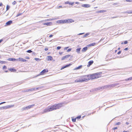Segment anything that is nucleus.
I'll return each instance as SVG.
<instances>
[{
	"label": "nucleus",
	"instance_id": "17",
	"mask_svg": "<svg viewBox=\"0 0 132 132\" xmlns=\"http://www.w3.org/2000/svg\"><path fill=\"white\" fill-rule=\"evenodd\" d=\"M87 49L88 48L87 47H84L82 50L81 51L82 52H85L87 50Z\"/></svg>",
	"mask_w": 132,
	"mask_h": 132
},
{
	"label": "nucleus",
	"instance_id": "53",
	"mask_svg": "<svg viewBox=\"0 0 132 132\" xmlns=\"http://www.w3.org/2000/svg\"><path fill=\"white\" fill-rule=\"evenodd\" d=\"M132 0H126L127 2H131Z\"/></svg>",
	"mask_w": 132,
	"mask_h": 132
},
{
	"label": "nucleus",
	"instance_id": "49",
	"mask_svg": "<svg viewBox=\"0 0 132 132\" xmlns=\"http://www.w3.org/2000/svg\"><path fill=\"white\" fill-rule=\"evenodd\" d=\"M108 87V88H111V85H107Z\"/></svg>",
	"mask_w": 132,
	"mask_h": 132
},
{
	"label": "nucleus",
	"instance_id": "21",
	"mask_svg": "<svg viewBox=\"0 0 132 132\" xmlns=\"http://www.w3.org/2000/svg\"><path fill=\"white\" fill-rule=\"evenodd\" d=\"M9 70L10 71H11L12 72H15L16 70L15 69H14V68H10L9 69Z\"/></svg>",
	"mask_w": 132,
	"mask_h": 132
},
{
	"label": "nucleus",
	"instance_id": "8",
	"mask_svg": "<svg viewBox=\"0 0 132 132\" xmlns=\"http://www.w3.org/2000/svg\"><path fill=\"white\" fill-rule=\"evenodd\" d=\"M12 23V20H10L7 22L5 25V26H10L11 24Z\"/></svg>",
	"mask_w": 132,
	"mask_h": 132
},
{
	"label": "nucleus",
	"instance_id": "41",
	"mask_svg": "<svg viewBox=\"0 0 132 132\" xmlns=\"http://www.w3.org/2000/svg\"><path fill=\"white\" fill-rule=\"evenodd\" d=\"M72 49L71 48H70L67 50V52H69Z\"/></svg>",
	"mask_w": 132,
	"mask_h": 132
},
{
	"label": "nucleus",
	"instance_id": "18",
	"mask_svg": "<svg viewBox=\"0 0 132 132\" xmlns=\"http://www.w3.org/2000/svg\"><path fill=\"white\" fill-rule=\"evenodd\" d=\"M75 82H82L81 78L78 79H77L75 80Z\"/></svg>",
	"mask_w": 132,
	"mask_h": 132
},
{
	"label": "nucleus",
	"instance_id": "44",
	"mask_svg": "<svg viewBox=\"0 0 132 132\" xmlns=\"http://www.w3.org/2000/svg\"><path fill=\"white\" fill-rule=\"evenodd\" d=\"M127 43H128V41L127 40L125 41L124 42V44H126Z\"/></svg>",
	"mask_w": 132,
	"mask_h": 132
},
{
	"label": "nucleus",
	"instance_id": "51",
	"mask_svg": "<svg viewBox=\"0 0 132 132\" xmlns=\"http://www.w3.org/2000/svg\"><path fill=\"white\" fill-rule=\"evenodd\" d=\"M121 51H119V52H118L117 54H120L121 53Z\"/></svg>",
	"mask_w": 132,
	"mask_h": 132
},
{
	"label": "nucleus",
	"instance_id": "58",
	"mask_svg": "<svg viewBox=\"0 0 132 132\" xmlns=\"http://www.w3.org/2000/svg\"><path fill=\"white\" fill-rule=\"evenodd\" d=\"M3 109V106L0 107V110Z\"/></svg>",
	"mask_w": 132,
	"mask_h": 132
},
{
	"label": "nucleus",
	"instance_id": "25",
	"mask_svg": "<svg viewBox=\"0 0 132 132\" xmlns=\"http://www.w3.org/2000/svg\"><path fill=\"white\" fill-rule=\"evenodd\" d=\"M70 56V55H66L63 57H62V58H68Z\"/></svg>",
	"mask_w": 132,
	"mask_h": 132
},
{
	"label": "nucleus",
	"instance_id": "35",
	"mask_svg": "<svg viewBox=\"0 0 132 132\" xmlns=\"http://www.w3.org/2000/svg\"><path fill=\"white\" fill-rule=\"evenodd\" d=\"M126 13H132V11H127L126 12Z\"/></svg>",
	"mask_w": 132,
	"mask_h": 132
},
{
	"label": "nucleus",
	"instance_id": "52",
	"mask_svg": "<svg viewBox=\"0 0 132 132\" xmlns=\"http://www.w3.org/2000/svg\"><path fill=\"white\" fill-rule=\"evenodd\" d=\"M53 20V19H48L47 20V21H52Z\"/></svg>",
	"mask_w": 132,
	"mask_h": 132
},
{
	"label": "nucleus",
	"instance_id": "29",
	"mask_svg": "<svg viewBox=\"0 0 132 132\" xmlns=\"http://www.w3.org/2000/svg\"><path fill=\"white\" fill-rule=\"evenodd\" d=\"M6 62L5 61H0V63L2 64H4L6 63Z\"/></svg>",
	"mask_w": 132,
	"mask_h": 132
},
{
	"label": "nucleus",
	"instance_id": "33",
	"mask_svg": "<svg viewBox=\"0 0 132 132\" xmlns=\"http://www.w3.org/2000/svg\"><path fill=\"white\" fill-rule=\"evenodd\" d=\"M121 123L120 122H117V123H115V125H119L121 124Z\"/></svg>",
	"mask_w": 132,
	"mask_h": 132
},
{
	"label": "nucleus",
	"instance_id": "55",
	"mask_svg": "<svg viewBox=\"0 0 132 132\" xmlns=\"http://www.w3.org/2000/svg\"><path fill=\"white\" fill-rule=\"evenodd\" d=\"M63 53V52H59V54H60V55H61Z\"/></svg>",
	"mask_w": 132,
	"mask_h": 132
},
{
	"label": "nucleus",
	"instance_id": "38",
	"mask_svg": "<svg viewBox=\"0 0 132 132\" xmlns=\"http://www.w3.org/2000/svg\"><path fill=\"white\" fill-rule=\"evenodd\" d=\"M61 48V47L60 46H58L57 47V50H59Z\"/></svg>",
	"mask_w": 132,
	"mask_h": 132
},
{
	"label": "nucleus",
	"instance_id": "43",
	"mask_svg": "<svg viewBox=\"0 0 132 132\" xmlns=\"http://www.w3.org/2000/svg\"><path fill=\"white\" fill-rule=\"evenodd\" d=\"M69 47H65L64 48V50H67V49H68L69 48Z\"/></svg>",
	"mask_w": 132,
	"mask_h": 132
},
{
	"label": "nucleus",
	"instance_id": "46",
	"mask_svg": "<svg viewBox=\"0 0 132 132\" xmlns=\"http://www.w3.org/2000/svg\"><path fill=\"white\" fill-rule=\"evenodd\" d=\"M32 55H36V53H35L34 52H32Z\"/></svg>",
	"mask_w": 132,
	"mask_h": 132
},
{
	"label": "nucleus",
	"instance_id": "31",
	"mask_svg": "<svg viewBox=\"0 0 132 132\" xmlns=\"http://www.w3.org/2000/svg\"><path fill=\"white\" fill-rule=\"evenodd\" d=\"M26 52L28 53H31V52H32V51L31 50H27L26 51Z\"/></svg>",
	"mask_w": 132,
	"mask_h": 132
},
{
	"label": "nucleus",
	"instance_id": "45",
	"mask_svg": "<svg viewBox=\"0 0 132 132\" xmlns=\"http://www.w3.org/2000/svg\"><path fill=\"white\" fill-rule=\"evenodd\" d=\"M16 3V2L15 1H14L12 3L13 5L15 4Z\"/></svg>",
	"mask_w": 132,
	"mask_h": 132
},
{
	"label": "nucleus",
	"instance_id": "34",
	"mask_svg": "<svg viewBox=\"0 0 132 132\" xmlns=\"http://www.w3.org/2000/svg\"><path fill=\"white\" fill-rule=\"evenodd\" d=\"M114 84V85L115 86H117L119 84H120L119 83H115V84Z\"/></svg>",
	"mask_w": 132,
	"mask_h": 132
},
{
	"label": "nucleus",
	"instance_id": "42",
	"mask_svg": "<svg viewBox=\"0 0 132 132\" xmlns=\"http://www.w3.org/2000/svg\"><path fill=\"white\" fill-rule=\"evenodd\" d=\"M35 60L36 61H39L40 60V59L39 58H35Z\"/></svg>",
	"mask_w": 132,
	"mask_h": 132
},
{
	"label": "nucleus",
	"instance_id": "22",
	"mask_svg": "<svg viewBox=\"0 0 132 132\" xmlns=\"http://www.w3.org/2000/svg\"><path fill=\"white\" fill-rule=\"evenodd\" d=\"M106 11L105 10H101L98 11V13H102L103 12H106Z\"/></svg>",
	"mask_w": 132,
	"mask_h": 132
},
{
	"label": "nucleus",
	"instance_id": "6",
	"mask_svg": "<svg viewBox=\"0 0 132 132\" xmlns=\"http://www.w3.org/2000/svg\"><path fill=\"white\" fill-rule=\"evenodd\" d=\"M48 70L47 69H45L42 71L40 73V75H44V73L48 72Z\"/></svg>",
	"mask_w": 132,
	"mask_h": 132
},
{
	"label": "nucleus",
	"instance_id": "56",
	"mask_svg": "<svg viewBox=\"0 0 132 132\" xmlns=\"http://www.w3.org/2000/svg\"><path fill=\"white\" fill-rule=\"evenodd\" d=\"M128 50V48H126L124 49V50H125V51H126V50Z\"/></svg>",
	"mask_w": 132,
	"mask_h": 132
},
{
	"label": "nucleus",
	"instance_id": "27",
	"mask_svg": "<svg viewBox=\"0 0 132 132\" xmlns=\"http://www.w3.org/2000/svg\"><path fill=\"white\" fill-rule=\"evenodd\" d=\"M10 8V6L9 5H7L6 6V11H7Z\"/></svg>",
	"mask_w": 132,
	"mask_h": 132
},
{
	"label": "nucleus",
	"instance_id": "39",
	"mask_svg": "<svg viewBox=\"0 0 132 132\" xmlns=\"http://www.w3.org/2000/svg\"><path fill=\"white\" fill-rule=\"evenodd\" d=\"M103 88H108V86L107 85L104 86L103 87Z\"/></svg>",
	"mask_w": 132,
	"mask_h": 132
},
{
	"label": "nucleus",
	"instance_id": "37",
	"mask_svg": "<svg viewBox=\"0 0 132 132\" xmlns=\"http://www.w3.org/2000/svg\"><path fill=\"white\" fill-rule=\"evenodd\" d=\"M81 118V116H78L76 118V119H79Z\"/></svg>",
	"mask_w": 132,
	"mask_h": 132
},
{
	"label": "nucleus",
	"instance_id": "23",
	"mask_svg": "<svg viewBox=\"0 0 132 132\" xmlns=\"http://www.w3.org/2000/svg\"><path fill=\"white\" fill-rule=\"evenodd\" d=\"M46 61H55V60L53 59V58H47L46 59Z\"/></svg>",
	"mask_w": 132,
	"mask_h": 132
},
{
	"label": "nucleus",
	"instance_id": "1",
	"mask_svg": "<svg viewBox=\"0 0 132 132\" xmlns=\"http://www.w3.org/2000/svg\"><path fill=\"white\" fill-rule=\"evenodd\" d=\"M61 105L62 104L60 103L48 107L44 110V112H42V114H44L54 110L59 109L61 107Z\"/></svg>",
	"mask_w": 132,
	"mask_h": 132
},
{
	"label": "nucleus",
	"instance_id": "57",
	"mask_svg": "<svg viewBox=\"0 0 132 132\" xmlns=\"http://www.w3.org/2000/svg\"><path fill=\"white\" fill-rule=\"evenodd\" d=\"M118 128L117 127H114V128H113V129L114 130H115L116 129H117Z\"/></svg>",
	"mask_w": 132,
	"mask_h": 132
},
{
	"label": "nucleus",
	"instance_id": "50",
	"mask_svg": "<svg viewBox=\"0 0 132 132\" xmlns=\"http://www.w3.org/2000/svg\"><path fill=\"white\" fill-rule=\"evenodd\" d=\"M46 58H52V57L51 56H47Z\"/></svg>",
	"mask_w": 132,
	"mask_h": 132
},
{
	"label": "nucleus",
	"instance_id": "61",
	"mask_svg": "<svg viewBox=\"0 0 132 132\" xmlns=\"http://www.w3.org/2000/svg\"><path fill=\"white\" fill-rule=\"evenodd\" d=\"M110 55H108L106 56L107 57H110L111 56Z\"/></svg>",
	"mask_w": 132,
	"mask_h": 132
},
{
	"label": "nucleus",
	"instance_id": "40",
	"mask_svg": "<svg viewBox=\"0 0 132 132\" xmlns=\"http://www.w3.org/2000/svg\"><path fill=\"white\" fill-rule=\"evenodd\" d=\"M22 14V13H19L17 15H16V17L19 16H20V15H21Z\"/></svg>",
	"mask_w": 132,
	"mask_h": 132
},
{
	"label": "nucleus",
	"instance_id": "63",
	"mask_svg": "<svg viewBox=\"0 0 132 132\" xmlns=\"http://www.w3.org/2000/svg\"><path fill=\"white\" fill-rule=\"evenodd\" d=\"M62 7V6H58V8H61V7Z\"/></svg>",
	"mask_w": 132,
	"mask_h": 132
},
{
	"label": "nucleus",
	"instance_id": "54",
	"mask_svg": "<svg viewBox=\"0 0 132 132\" xmlns=\"http://www.w3.org/2000/svg\"><path fill=\"white\" fill-rule=\"evenodd\" d=\"M5 103L6 102H1V103H0V105L1 104H4V103Z\"/></svg>",
	"mask_w": 132,
	"mask_h": 132
},
{
	"label": "nucleus",
	"instance_id": "14",
	"mask_svg": "<svg viewBox=\"0 0 132 132\" xmlns=\"http://www.w3.org/2000/svg\"><path fill=\"white\" fill-rule=\"evenodd\" d=\"M74 2H70L69 1H67L65 2V4H69V5H72L74 3Z\"/></svg>",
	"mask_w": 132,
	"mask_h": 132
},
{
	"label": "nucleus",
	"instance_id": "62",
	"mask_svg": "<svg viewBox=\"0 0 132 132\" xmlns=\"http://www.w3.org/2000/svg\"><path fill=\"white\" fill-rule=\"evenodd\" d=\"M118 17V16H114V17H113L112 18H117Z\"/></svg>",
	"mask_w": 132,
	"mask_h": 132
},
{
	"label": "nucleus",
	"instance_id": "2",
	"mask_svg": "<svg viewBox=\"0 0 132 132\" xmlns=\"http://www.w3.org/2000/svg\"><path fill=\"white\" fill-rule=\"evenodd\" d=\"M101 72L95 73L87 75V77L89 80L96 79L101 77Z\"/></svg>",
	"mask_w": 132,
	"mask_h": 132
},
{
	"label": "nucleus",
	"instance_id": "24",
	"mask_svg": "<svg viewBox=\"0 0 132 132\" xmlns=\"http://www.w3.org/2000/svg\"><path fill=\"white\" fill-rule=\"evenodd\" d=\"M90 34V33H86L85 35H84L83 36V37L84 38L86 37L87 36L89 35Z\"/></svg>",
	"mask_w": 132,
	"mask_h": 132
},
{
	"label": "nucleus",
	"instance_id": "11",
	"mask_svg": "<svg viewBox=\"0 0 132 132\" xmlns=\"http://www.w3.org/2000/svg\"><path fill=\"white\" fill-rule=\"evenodd\" d=\"M93 60L89 61L88 63V64L87 65V67H89L93 63Z\"/></svg>",
	"mask_w": 132,
	"mask_h": 132
},
{
	"label": "nucleus",
	"instance_id": "36",
	"mask_svg": "<svg viewBox=\"0 0 132 132\" xmlns=\"http://www.w3.org/2000/svg\"><path fill=\"white\" fill-rule=\"evenodd\" d=\"M43 87H38V88H35V90L36 89L38 90V89H40Z\"/></svg>",
	"mask_w": 132,
	"mask_h": 132
},
{
	"label": "nucleus",
	"instance_id": "5",
	"mask_svg": "<svg viewBox=\"0 0 132 132\" xmlns=\"http://www.w3.org/2000/svg\"><path fill=\"white\" fill-rule=\"evenodd\" d=\"M35 104H33L31 105H29L26 107L23 108H22V110H28L29 109L32 108L33 106H34Z\"/></svg>",
	"mask_w": 132,
	"mask_h": 132
},
{
	"label": "nucleus",
	"instance_id": "20",
	"mask_svg": "<svg viewBox=\"0 0 132 132\" xmlns=\"http://www.w3.org/2000/svg\"><path fill=\"white\" fill-rule=\"evenodd\" d=\"M96 44L95 43H92L88 45L87 46V47L91 46H94Z\"/></svg>",
	"mask_w": 132,
	"mask_h": 132
},
{
	"label": "nucleus",
	"instance_id": "19",
	"mask_svg": "<svg viewBox=\"0 0 132 132\" xmlns=\"http://www.w3.org/2000/svg\"><path fill=\"white\" fill-rule=\"evenodd\" d=\"M82 67V65H80V66H79L78 67L75 68L74 69V70H78V69H80Z\"/></svg>",
	"mask_w": 132,
	"mask_h": 132
},
{
	"label": "nucleus",
	"instance_id": "4",
	"mask_svg": "<svg viewBox=\"0 0 132 132\" xmlns=\"http://www.w3.org/2000/svg\"><path fill=\"white\" fill-rule=\"evenodd\" d=\"M87 75H85L82 77L81 78L82 82L84 81H87L88 80H89L88 79V77H87Z\"/></svg>",
	"mask_w": 132,
	"mask_h": 132
},
{
	"label": "nucleus",
	"instance_id": "47",
	"mask_svg": "<svg viewBox=\"0 0 132 132\" xmlns=\"http://www.w3.org/2000/svg\"><path fill=\"white\" fill-rule=\"evenodd\" d=\"M6 68H7V67L5 66L4 65L3 67V69H6Z\"/></svg>",
	"mask_w": 132,
	"mask_h": 132
},
{
	"label": "nucleus",
	"instance_id": "16",
	"mask_svg": "<svg viewBox=\"0 0 132 132\" xmlns=\"http://www.w3.org/2000/svg\"><path fill=\"white\" fill-rule=\"evenodd\" d=\"M52 23V22H49L44 23L43 24L44 25H47L48 26H50L51 25Z\"/></svg>",
	"mask_w": 132,
	"mask_h": 132
},
{
	"label": "nucleus",
	"instance_id": "32",
	"mask_svg": "<svg viewBox=\"0 0 132 132\" xmlns=\"http://www.w3.org/2000/svg\"><path fill=\"white\" fill-rule=\"evenodd\" d=\"M76 118H72V121L73 122H75L76 121Z\"/></svg>",
	"mask_w": 132,
	"mask_h": 132
},
{
	"label": "nucleus",
	"instance_id": "48",
	"mask_svg": "<svg viewBox=\"0 0 132 132\" xmlns=\"http://www.w3.org/2000/svg\"><path fill=\"white\" fill-rule=\"evenodd\" d=\"M114 85V84H111V87H115V86Z\"/></svg>",
	"mask_w": 132,
	"mask_h": 132
},
{
	"label": "nucleus",
	"instance_id": "15",
	"mask_svg": "<svg viewBox=\"0 0 132 132\" xmlns=\"http://www.w3.org/2000/svg\"><path fill=\"white\" fill-rule=\"evenodd\" d=\"M35 90V88H31L30 89H27V91L28 92L31 91L32 92L33 91Z\"/></svg>",
	"mask_w": 132,
	"mask_h": 132
},
{
	"label": "nucleus",
	"instance_id": "3",
	"mask_svg": "<svg viewBox=\"0 0 132 132\" xmlns=\"http://www.w3.org/2000/svg\"><path fill=\"white\" fill-rule=\"evenodd\" d=\"M9 61H19L23 62H26V60L23 59V58H18L17 59H16L15 58H8L7 60Z\"/></svg>",
	"mask_w": 132,
	"mask_h": 132
},
{
	"label": "nucleus",
	"instance_id": "13",
	"mask_svg": "<svg viewBox=\"0 0 132 132\" xmlns=\"http://www.w3.org/2000/svg\"><path fill=\"white\" fill-rule=\"evenodd\" d=\"M71 64H69L66 65L65 66H64L61 67V69L62 70V69H63L64 68H66L68 67H69V66H70Z\"/></svg>",
	"mask_w": 132,
	"mask_h": 132
},
{
	"label": "nucleus",
	"instance_id": "7",
	"mask_svg": "<svg viewBox=\"0 0 132 132\" xmlns=\"http://www.w3.org/2000/svg\"><path fill=\"white\" fill-rule=\"evenodd\" d=\"M13 106V105H7L6 106H3V109H6L12 107Z\"/></svg>",
	"mask_w": 132,
	"mask_h": 132
},
{
	"label": "nucleus",
	"instance_id": "59",
	"mask_svg": "<svg viewBox=\"0 0 132 132\" xmlns=\"http://www.w3.org/2000/svg\"><path fill=\"white\" fill-rule=\"evenodd\" d=\"M53 36V35H50L49 36V37H50V38H51V37H52Z\"/></svg>",
	"mask_w": 132,
	"mask_h": 132
},
{
	"label": "nucleus",
	"instance_id": "60",
	"mask_svg": "<svg viewBox=\"0 0 132 132\" xmlns=\"http://www.w3.org/2000/svg\"><path fill=\"white\" fill-rule=\"evenodd\" d=\"M44 50L45 51H47L48 50V48H45L44 49Z\"/></svg>",
	"mask_w": 132,
	"mask_h": 132
},
{
	"label": "nucleus",
	"instance_id": "10",
	"mask_svg": "<svg viewBox=\"0 0 132 132\" xmlns=\"http://www.w3.org/2000/svg\"><path fill=\"white\" fill-rule=\"evenodd\" d=\"M57 23H66L65 20H62L57 21Z\"/></svg>",
	"mask_w": 132,
	"mask_h": 132
},
{
	"label": "nucleus",
	"instance_id": "28",
	"mask_svg": "<svg viewBox=\"0 0 132 132\" xmlns=\"http://www.w3.org/2000/svg\"><path fill=\"white\" fill-rule=\"evenodd\" d=\"M131 79H132V77H130L129 78H128L127 79H125V81H128L129 80H131Z\"/></svg>",
	"mask_w": 132,
	"mask_h": 132
},
{
	"label": "nucleus",
	"instance_id": "26",
	"mask_svg": "<svg viewBox=\"0 0 132 132\" xmlns=\"http://www.w3.org/2000/svg\"><path fill=\"white\" fill-rule=\"evenodd\" d=\"M81 49V48H78L77 49L76 51H77V52H79V53L80 52Z\"/></svg>",
	"mask_w": 132,
	"mask_h": 132
},
{
	"label": "nucleus",
	"instance_id": "64",
	"mask_svg": "<svg viewBox=\"0 0 132 132\" xmlns=\"http://www.w3.org/2000/svg\"><path fill=\"white\" fill-rule=\"evenodd\" d=\"M84 33H80V34H78V35H82V34H84Z\"/></svg>",
	"mask_w": 132,
	"mask_h": 132
},
{
	"label": "nucleus",
	"instance_id": "12",
	"mask_svg": "<svg viewBox=\"0 0 132 132\" xmlns=\"http://www.w3.org/2000/svg\"><path fill=\"white\" fill-rule=\"evenodd\" d=\"M82 6L84 7L88 8L90 7V6L88 4H84L82 5Z\"/></svg>",
	"mask_w": 132,
	"mask_h": 132
},
{
	"label": "nucleus",
	"instance_id": "30",
	"mask_svg": "<svg viewBox=\"0 0 132 132\" xmlns=\"http://www.w3.org/2000/svg\"><path fill=\"white\" fill-rule=\"evenodd\" d=\"M22 92L24 93L28 92V91H27V89H23L22 90Z\"/></svg>",
	"mask_w": 132,
	"mask_h": 132
},
{
	"label": "nucleus",
	"instance_id": "9",
	"mask_svg": "<svg viewBox=\"0 0 132 132\" xmlns=\"http://www.w3.org/2000/svg\"><path fill=\"white\" fill-rule=\"evenodd\" d=\"M66 23H71L74 22V20H73L70 19L65 20Z\"/></svg>",
	"mask_w": 132,
	"mask_h": 132
}]
</instances>
